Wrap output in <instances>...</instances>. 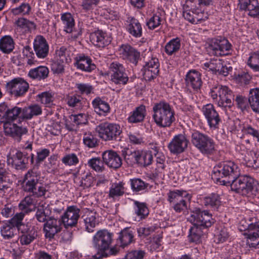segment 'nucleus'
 <instances>
[{
	"label": "nucleus",
	"instance_id": "nucleus-27",
	"mask_svg": "<svg viewBox=\"0 0 259 259\" xmlns=\"http://www.w3.org/2000/svg\"><path fill=\"white\" fill-rule=\"evenodd\" d=\"M146 116V106L140 105L129 113L127 120L130 123H139L144 120Z\"/></svg>",
	"mask_w": 259,
	"mask_h": 259
},
{
	"label": "nucleus",
	"instance_id": "nucleus-10",
	"mask_svg": "<svg viewBox=\"0 0 259 259\" xmlns=\"http://www.w3.org/2000/svg\"><path fill=\"white\" fill-rule=\"evenodd\" d=\"M189 220L192 224L203 229L210 227L214 223L212 214L208 211L198 207L191 211Z\"/></svg>",
	"mask_w": 259,
	"mask_h": 259
},
{
	"label": "nucleus",
	"instance_id": "nucleus-3",
	"mask_svg": "<svg viewBox=\"0 0 259 259\" xmlns=\"http://www.w3.org/2000/svg\"><path fill=\"white\" fill-rule=\"evenodd\" d=\"M42 113L41 107L37 104H33L21 108L18 106L11 107L6 114H3L5 122L13 123L18 119L19 123L22 121L31 119L33 116L40 115Z\"/></svg>",
	"mask_w": 259,
	"mask_h": 259
},
{
	"label": "nucleus",
	"instance_id": "nucleus-62",
	"mask_svg": "<svg viewBox=\"0 0 259 259\" xmlns=\"http://www.w3.org/2000/svg\"><path fill=\"white\" fill-rule=\"evenodd\" d=\"M238 228L240 231H245V233L257 231L259 229V221L248 223L245 220H242L240 221Z\"/></svg>",
	"mask_w": 259,
	"mask_h": 259
},
{
	"label": "nucleus",
	"instance_id": "nucleus-50",
	"mask_svg": "<svg viewBox=\"0 0 259 259\" xmlns=\"http://www.w3.org/2000/svg\"><path fill=\"white\" fill-rule=\"evenodd\" d=\"M16 26V30L17 32H20L22 29H25L30 31L32 29L36 28L35 24L24 18H19L15 22Z\"/></svg>",
	"mask_w": 259,
	"mask_h": 259
},
{
	"label": "nucleus",
	"instance_id": "nucleus-48",
	"mask_svg": "<svg viewBox=\"0 0 259 259\" xmlns=\"http://www.w3.org/2000/svg\"><path fill=\"white\" fill-rule=\"evenodd\" d=\"M181 46V39L179 37L172 38L166 44L165 52L168 56L175 54L179 51Z\"/></svg>",
	"mask_w": 259,
	"mask_h": 259
},
{
	"label": "nucleus",
	"instance_id": "nucleus-31",
	"mask_svg": "<svg viewBox=\"0 0 259 259\" xmlns=\"http://www.w3.org/2000/svg\"><path fill=\"white\" fill-rule=\"evenodd\" d=\"M37 201L32 195L25 196L19 203L18 208L25 214H28L35 210L37 206Z\"/></svg>",
	"mask_w": 259,
	"mask_h": 259
},
{
	"label": "nucleus",
	"instance_id": "nucleus-33",
	"mask_svg": "<svg viewBox=\"0 0 259 259\" xmlns=\"http://www.w3.org/2000/svg\"><path fill=\"white\" fill-rule=\"evenodd\" d=\"M126 30L127 32L135 38L142 36L143 30L141 23L139 20L132 17L127 19Z\"/></svg>",
	"mask_w": 259,
	"mask_h": 259
},
{
	"label": "nucleus",
	"instance_id": "nucleus-38",
	"mask_svg": "<svg viewBox=\"0 0 259 259\" xmlns=\"http://www.w3.org/2000/svg\"><path fill=\"white\" fill-rule=\"evenodd\" d=\"M4 164L0 163V194L4 195L10 188L11 181L10 174L4 167Z\"/></svg>",
	"mask_w": 259,
	"mask_h": 259
},
{
	"label": "nucleus",
	"instance_id": "nucleus-8",
	"mask_svg": "<svg viewBox=\"0 0 259 259\" xmlns=\"http://www.w3.org/2000/svg\"><path fill=\"white\" fill-rule=\"evenodd\" d=\"M191 141L202 154H211L215 150V143L213 140L207 135L198 131L192 134Z\"/></svg>",
	"mask_w": 259,
	"mask_h": 259
},
{
	"label": "nucleus",
	"instance_id": "nucleus-42",
	"mask_svg": "<svg viewBox=\"0 0 259 259\" xmlns=\"http://www.w3.org/2000/svg\"><path fill=\"white\" fill-rule=\"evenodd\" d=\"M167 201L170 204H173L184 199V198H188L191 199V195L186 191L182 190H175L174 191H170L167 193Z\"/></svg>",
	"mask_w": 259,
	"mask_h": 259
},
{
	"label": "nucleus",
	"instance_id": "nucleus-53",
	"mask_svg": "<svg viewBox=\"0 0 259 259\" xmlns=\"http://www.w3.org/2000/svg\"><path fill=\"white\" fill-rule=\"evenodd\" d=\"M259 229L257 231H253L249 233H244V235L247 236V244L251 249L259 248Z\"/></svg>",
	"mask_w": 259,
	"mask_h": 259
},
{
	"label": "nucleus",
	"instance_id": "nucleus-35",
	"mask_svg": "<svg viewBox=\"0 0 259 259\" xmlns=\"http://www.w3.org/2000/svg\"><path fill=\"white\" fill-rule=\"evenodd\" d=\"M96 214V212L87 209L82 216L85 229L88 232H93L94 229L98 224Z\"/></svg>",
	"mask_w": 259,
	"mask_h": 259
},
{
	"label": "nucleus",
	"instance_id": "nucleus-34",
	"mask_svg": "<svg viewBox=\"0 0 259 259\" xmlns=\"http://www.w3.org/2000/svg\"><path fill=\"white\" fill-rule=\"evenodd\" d=\"M140 150H133L124 148L121 150V154L126 163L129 166L138 165Z\"/></svg>",
	"mask_w": 259,
	"mask_h": 259
},
{
	"label": "nucleus",
	"instance_id": "nucleus-39",
	"mask_svg": "<svg viewBox=\"0 0 259 259\" xmlns=\"http://www.w3.org/2000/svg\"><path fill=\"white\" fill-rule=\"evenodd\" d=\"M244 3V6L242 5V3L238 5L240 10L248 11V14L253 17L259 15V4L257 0H246Z\"/></svg>",
	"mask_w": 259,
	"mask_h": 259
},
{
	"label": "nucleus",
	"instance_id": "nucleus-22",
	"mask_svg": "<svg viewBox=\"0 0 259 259\" xmlns=\"http://www.w3.org/2000/svg\"><path fill=\"white\" fill-rule=\"evenodd\" d=\"M203 68L225 76L228 75L229 71V69L224 64V62L221 59H211L203 64Z\"/></svg>",
	"mask_w": 259,
	"mask_h": 259
},
{
	"label": "nucleus",
	"instance_id": "nucleus-18",
	"mask_svg": "<svg viewBox=\"0 0 259 259\" xmlns=\"http://www.w3.org/2000/svg\"><path fill=\"white\" fill-rule=\"evenodd\" d=\"M33 50L38 58L44 59L48 56L49 46L42 35H37L35 36L33 41Z\"/></svg>",
	"mask_w": 259,
	"mask_h": 259
},
{
	"label": "nucleus",
	"instance_id": "nucleus-1",
	"mask_svg": "<svg viewBox=\"0 0 259 259\" xmlns=\"http://www.w3.org/2000/svg\"><path fill=\"white\" fill-rule=\"evenodd\" d=\"M152 110V118L159 127H169L175 121V113L172 107L164 101L154 103Z\"/></svg>",
	"mask_w": 259,
	"mask_h": 259
},
{
	"label": "nucleus",
	"instance_id": "nucleus-61",
	"mask_svg": "<svg viewBox=\"0 0 259 259\" xmlns=\"http://www.w3.org/2000/svg\"><path fill=\"white\" fill-rule=\"evenodd\" d=\"M55 58L68 63L71 60L69 51L64 46L57 48L55 51Z\"/></svg>",
	"mask_w": 259,
	"mask_h": 259
},
{
	"label": "nucleus",
	"instance_id": "nucleus-17",
	"mask_svg": "<svg viewBox=\"0 0 259 259\" xmlns=\"http://www.w3.org/2000/svg\"><path fill=\"white\" fill-rule=\"evenodd\" d=\"M62 224L60 219L50 217L44 226L45 237L50 240L53 239L56 234L61 231Z\"/></svg>",
	"mask_w": 259,
	"mask_h": 259
},
{
	"label": "nucleus",
	"instance_id": "nucleus-15",
	"mask_svg": "<svg viewBox=\"0 0 259 259\" xmlns=\"http://www.w3.org/2000/svg\"><path fill=\"white\" fill-rule=\"evenodd\" d=\"M80 209L77 206H68L61 217V221L65 228L75 226L79 218Z\"/></svg>",
	"mask_w": 259,
	"mask_h": 259
},
{
	"label": "nucleus",
	"instance_id": "nucleus-13",
	"mask_svg": "<svg viewBox=\"0 0 259 259\" xmlns=\"http://www.w3.org/2000/svg\"><path fill=\"white\" fill-rule=\"evenodd\" d=\"M111 71L110 80L118 85H124L127 84L129 78L123 65L117 62H112L110 65Z\"/></svg>",
	"mask_w": 259,
	"mask_h": 259
},
{
	"label": "nucleus",
	"instance_id": "nucleus-12",
	"mask_svg": "<svg viewBox=\"0 0 259 259\" xmlns=\"http://www.w3.org/2000/svg\"><path fill=\"white\" fill-rule=\"evenodd\" d=\"M29 88V83L21 77L14 78L6 84L7 92L16 98L24 96Z\"/></svg>",
	"mask_w": 259,
	"mask_h": 259
},
{
	"label": "nucleus",
	"instance_id": "nucleus-29",
	"mask_svg": "<svg viewBox=\"0 0 259 259\" xmlns=\"http://www.w3.org/2000/svg\"><path fill=\"white\" fill-rule=\"evenodd\" d=\"M186 81L188 87L197 91L202 85L201 74L195 70H190L186 75Z\"/></svg>",
	"mask_w": 259,
	"mask_h": 259
},
{
	"label": "nucleus",
	"instance_id": "nucleus-51",
	"mask_svg": "<svg viewBox=\"0 0 259 259\" xmlns=\"http://www.w3.org/2000/svg\"><path fill=\"white\" fill-rule=\"evenodd\" d=\"M134 210L137 216L141 220L145 219L149 211L146 203L134 201Z\"/></svg>",
	"mask_w": 259,
	"mask_h": 259
},
{
	"label": "nucleus",
	"instance_id": "nucleus-11",
	"mask_svg": "<svg viewBox=\"0 0 259 259\" xmlns=\"http://www.w3.org/2000/svg\"><path fill=\"white\" fill-rule=\"evenodd\" d=\"M113 234L107 230H100L97 231L93 238L94 248L100 253L108 250L113 241Z\"/></svg>",
	"mask_w": 259,
	"mask_h": 259
},
{
	"label": "nucleus",
	"instance_id": "nucleus-64",
	"mask_svg": "<svg viewBox=\"0 0 259 259\" xmlns=\"http://www.w3.org/2000/svg\"><path fill=\"white\" fill-rule=\"evenodd\" d=\"M247 64L253 71L259 72V51L251 54Z\"/></svg>",
	"mask_w": 259,
	"mask_h": 259
},
{
	"label": "nucleus",
	"instance_id": "nucleus-41",
	"mask_svg": "<svg viewBox=\"0 0 259 259\" xmlns=\"http://www.w3.org/2000/svg\"><path fill=\"white\" fill-rule=\"evenodd\" d=\"M125 183L121 181L111 184L108 193L109 198L117 199L124 195L126 191Z\"/></svg>",
	"mask_w": 259,
	"mask_h": 259
},
{
	"label": "nucleus",
	"instance_id": "nucleus-32",
	"mask_svg": "<svg viewBox=\"0 0 259 259\" xmlns=\"http://www.w3.org/2000/svg\"><path fill=\"white\" fill-rule=\"evenodd\" d=\"M134 237L133 231L129 228H124L119 233L116 243L121 247L124 248L134 241Z\"/></svg>",
	"mask_w": 259,
	"mask_h": 259
},
{
	"label": "nucleus",
	"instance_id": "nucleus-25",
	"mask_svg": "<svg viewBox=\"0 0 259 259\" xmlns=\"http://www.w3.org/2000/svg\"><path fill=\"white\" fill-rule=\"evenodd\" d=\"M74 66L83 71L91 72L96 68V65L92 59L87 56L81 54L75 58Z\"/></svg>",
	"mask_w": 259,
	"mask_h": 259
},
{
	"label": "nucleus",
	"instance_id": "nucleus-23",
	"mask_svg": "<svg viewBox=\"0 0 259 259\" xmlns=\"http://www.w3.org/2000/svg\"><path fill=\"white\" fill-rule=\"evenodd\" d=\"M4 132L7 135L21 139L23 135L27 134L28 129L24 125H19L15 123L4 122Z\"/></svg>",
	"mask_w": 259,
	"mask_h": 259
},
{
	"label": "nucleus",
	"instance_id": "nucleus-57",
	"mask_svg": "<svg viewBox=\"0 0 259 259\" xmlns=\"http://www.w3.org/2000/svg\"><path fill=\"white\" fill-rule=\"evenodd\" d=\"M159 12H157L147 20L146 25L149 29L153 30L161 25L163 20Z\"/></svg>",
	"mask_w": 259,
	"mask_h": 259
},
{
	"label": "nucleus",
	"instance_id": "nucleus-44",
	"mask_svg": "<svg viewBox=\"0 0 259 259\" xmlns=\"http://www.w3.org/2000/svg\"><path fill=\"white\" fill-rule=\"evenodd\" d=\"M61 20L63 25V30L66 33H70L74 28L75 21L73 16L70 13H64L61 15Z\"/></svg>",
	"mask_w": 259,
	"mask_h": 259
},
{
	"label": "nucleus",
	"instance_id": "nucleus-37",
	"mask_svg": "<svg viewBox=\"0 0 259 259\" xmlns=\"http://www.w3.org/2000/svg\"><path fill=\"white\" fill-rule=\"evenodd\" d=\"M49 72L48 67L40 65L31 69L28 73V76L32 79L40 81L48 77Z\"/></svg>",
	"mask_w": 259,
	"mask_h": 259
},
{
	"label": "nucleus",
	"instance_id": "nucleus-63",
	"mask_svg": "<svg viewBox=\"0 0 259 259\" xmlns=\"http://www.w3.org/2000/svg\"><path fill=\"white\" fill-rule=\"evenodd\" d=\"M131 189L134 192H139L145 190L148 184L140 179L136 178L130 180Z\"/></svg>",
	"mask_w": 259,
	"mask_h": 259
},
{
	"label": "nucleus",
	"instance_id": "nucleus-36",
	"mask_svg": "<svg viewBox=\"0 0 259 259\" xmlns=\"http://www.w3.org/2000/svg\"><path fill=\"white\" fill-rule=\"evenodd\" d=\"M92 104L94 111L100 116H105L110 111L109 104L99 97L92 101Z\"/></svg>",
	"mask_w": 259,
	"mask_h": 259
},
{
	"label": "nucleus",
	"instance_id": "nucleus-52",
	"mask_svg": "<svg viewBox=\"0 0 259 259\" xmlns=\"http://www.w3.org/2000/svg\"><path fill=\"white\" fill-rule=\"evenodd\" d=\"M138 166L146 167L151 165L153 161L152 152L148 150H140Z\"/></svg>",
	"mask_w": 259,
	"mask_h": 259
},
{
	"label": "nucleus",
	"instance_id": "nucleus-6",
	"mask_svg": "<svg viewBox=\"0 0 259 259\" xmlns=\"http://www.w3.org/2000/svg\"><path fill=\"white\" fill-rule=\"evenodd\" d=\"M257 182L252 177L243 175L232 180L230 185L233 191L247 197L255 196L258 191Z\"/></svg>",
	"mask_w": 259,
	"mask_h": 259
},
{
	"label": "nucleus",
	"instance_id": "nucleus-46",
	"mask_svg": "<svg viewBox=\"0 0 259 259\" xmlns=\"http://www.w3.org/2000/svg\"><path fill=\"white\" fill-rule=\"evenodd\" d=\"M203 203L205 206L210 207L215 210L221 204V198L218 194L212 193L203 198Z\"/></svg>",
	"mask_w": 259,
	"mask_h": 259
},
{
	"label": "nucleus",
	"instance_id": "nucleus-24",
	"mask_svg": "<svg viewBox=\"0 0 259 259\" xmlns=\"http://www.w3.org/2000/svg\"><path fill=\"white\" fill-rule=\"evenodd\" d=\"M104 162L109 167L117 169L122 165V159L116 152L107 150L102 153Z\"/></svg>",
	"mask_w": 259,
	"mask_h": 259
},
{
	"label": "nucleus",
	"instance_id": "nucleus-28",
	"mask_svg": "<svg viewBox=\"0 0 259 259\" xmlns=\"http://www.w3.org/2000/svg\"><path fill=\"white\" fill-rule=\"evenodd\" d=\"M65 205L62 201L56 200L51 201L46 206V211H48L50 217L59 219L64 212Z\"/></svg>",
	"mask_w": 259,
	"mask_h": 259
},
{
	"label": "nucleus",
	"instance_id": "nucleus-14",
	"mask_svg": "<svg viewBox=\"0 0 259 259\" xmlns=\"http://www.w3.org/2000/svg\"><path fill=\"white\" fill-rule=\"evenodd\" d=\"M201 111L209 128L212 130L218 128L221 118L213 105L207 104L202 107Z\"/></svg>",
	"mask_w": 259,
	"mask_h": 259
},
{
	"label": "nucleus",
	"instance_id": "nucleus-49",
	"mask_svg": "<svg viewBox=\"0 0 259 259\" xmlns=\"http://www.w3.org/2000/svg\"><path fill=\"white\" fill-rule=\"evenodd\" d=\"M243 136H250L259 142V130L255 126L248 123H243L240 125Z\"/></svg>",
	"mask_w": 259,
	"mask_h": 259
},
{
	"label": "nucleus",
	"instance_id": "nucleus-9",
	"mask_svg": "<svg viewBox=\"0 0 259 259\" xmlns=\"http://www.w3.org/2000/svg\"><path fill=\"white\" fill-rule=\"evenodd\" d=\"M96 130L99 137L105 141H116L122 133L119 124L108 122L100 123Z\"/></svg>",
	"mask_w": 259,
	"mask_h": 259
},
{
	"label": "nucleus",
	"instance_id": "nucleus-26",
	"mask_svg": "<svg viewBox=\"0 0 259 259\" xmlns=\"http://www.w3.org/2000/svg\"><path fill=\"white\" fill-rule=\"evenodd\" d=\"M19 231L20 235L18 240L21 245H28L37 238V232L34 228L26 227Z\"/></svg>",
	"mask_w": 259,
	"mask_h": 259
},
{
	"label": "nucleus",
	"instance_id": "nucleus-60",
	"mask_svg": "<svg viewBox=\"0 0 259 259\" xmlns=\"http://www.w3.org/2000/svg\"><path fill=\"white\" fill-rule=\"evenodd\" d=\"M38 209L35 213V217L39 222H45L48 220L47 216L50 215L48 211H46V203L40 201L37 204Z\"/></svg>",
	"mask_w": 259,
	"mask_h": 259
},
{
	"label": "nucleus",
	"instance_id": "nucleus-56",
	"mask_svg": "<svg viewBox=\"0 0 259 259\" xmlns=\"http://www.w3.org/2000/svg\"><path fill=\"white\" fill-rule=\"evenodd\" d=\"M31 10V7L30 4L23 2L18 6L12 8L11 12L14 15L25 16L29 15Z\"/></svg>",
	"mask_w": 259,
	"mask_h": 259
},
{
	"label": "nucleus",
	"instance_id": "nucleus-30",
	"mask_svg": "<svg viewBox=\"0 0 259 259\" xmlns=\"http://www.w3.org/2000/svg\"><path fill=\"white\" fill-rule=\"evenodd\" d=\"M27 159L21 151H17L15 155L7 156V163L17 169H22L25 168Z\"/></svg>",
	"mask_w": 259,
	"mask_h": 259
},
{
	"label": "nucleus",
	"instance_id": "nucleus-7",
	"mask_svg": "<svg viewBox=\"0 0 259 259\" xmlns=\"http://www.w3.org/2000/svg\"><path fill=\"white\" fill-rule=\"evenodd\" d=\"M206 49L210 56L223 57L232 54V45L225 37L217 36L207 39Z\"/></svg>",
	"mask_w": 259,
	"mask_h": 259
},
{
	"label": "nucleus",
	"instance_id": "nucleus-40",
	"mask_svg": "<svg viewBox=\"0 0 259 259\" xmlns=\"http://www.w3.org/2000/svg\"><path fill=\"white\" fill-rule=\"evenodd\" d=\"M230 236L228 229L224 225H219L214 232V242L217 244L224 243L229 240Z\"/></svg>",
	"mask_w": 259,
	"mask_h": 259
},
{
	"label": "nucleus",
	"instance_id": "nucleus-54",
	"mask_svg": "<svg viewBox=\"0 0 259 259\" xmlns=\"http://www.w3.org/2000/svg\"><path fill=\"white\" fill-rule=\"evenodd\" d=\"M17 229L8 222L1 227V235L4 239L9 240L16 234Z\"/></svg>",
	"mask_w": 259,
	"mask_h": 259
},
{
	"label": "nucleus",
	"instance_id": "nucleus-47",
	"mask_svg": "<svg viewBox=\"0 0 259 259\" xmlns=\"http://www.w3.org/2000/svg\"><path fill=\"white\" fill-rule=\"evenodd\" d=\"M15 43L11 36L5 35L0 39V50L4 53L9 54L13 51Z\"/></svg>",
	"mask_w": 259,
	"mask_h": 259
},
{
	"label": "nucleus",
	"instance_id": "nucleus-58",
	"mask_svg": "<svg viewBox=\"0 0 259 259\" xmlns=\"http://www.w3.org/2000/svg\"><path fill=\"white\" fill-rule=\"evenodd\" d=\"M66 63L55 58L51 61V70L54 74H63Z\"/></svg>",
	"mask_w": 259,
	"mask_h": 259
},
{
	"label": "nucleus",
	"instance_id": "nucleus-21",
	"mask_svg": "<svg viewBox=\"0 0 259 259\" xmlns=\"http://www.w3.org/2000/svg\"><path fill=\"white\" fill-rule=\"evenodd\" d=\"M91 42L97 48H103L108 46L111 41V37L105 32L97 30L90 35Z\"/></svg>",
	"mask_w": 259,
	"mask_h": 259
},
{
	"label": "nucleus",
	"instance_id": "nucleus-16",
	"mask_svg": "<svg viewBox=\"0 0 259 259\" xmlns=\"http://www.w3.org/2000/svg\"><path fill=\"white\" fill-rule=\"evenodd\" d=\"M119 51L121 57L123 60L135 66L137 65L140 59V53L137 50L128 44H124L120 47Z\"/></svg>",
	"mask_w": 259,
	"mask_h": 259
},
{
	"label": "nucleus",
	"instance_id": "nucleus-45",
	"mask_svg": "<svg viewBox=\"0 0 259 259\" xmlns=\"http://www.w3.org/2000/svg\"><path fill=\"white\" fill-rule=\"evenodd\" d=\"M248 102L252 110L254 112L259 113V88L250 90Z\"/></svg>",
	"mask_w": 259,
	"mask_h": 259
},
{
	"label": "nucleus",
	"instance_id": "nucleus-55",
	"mask_svg": "<svg viewBox=\"0 0 259 259\" xmlns=\"http://www.w3.org/2000/svg\"><path fill=\"white\" fill-rule=\"evenodd\" d=\"M25 214L24 212L22 211L16 213L8 222L20 231L25 228L23 223Z\"/></svg>",
	"mask_w": 259,
	"mask_h": 259
},
{
	"label": "nucleus",
	"instance_id": "nucleus-43",
	"mask_svg": "<svg viewBox=\"0 0 259 259\" xmlns=\"http://www.w3.org/2000/svg\"><path fill=\"white\" fill-rule=\"evenodd\" d=\"M203 229L198 227L194 224L189 229L188 236L189 241L191 243L198 244L201 241V237L203 236Z\"/></svg>",
	"mask_w": 259,
	"mask_h": 259
},
{
	"label": "nucleus",
	"instance_id": "nucleus-5",
	"mask_svg": "<svg viewBox=\"0 0 259 259\" xmlns=\"http://www.w3.org/2000/svg\"><path fill=\"white\" fill-rule=\"evenodd\" d=\"M209 95L225 114L229 115V111H231L233 106V103L232 102V99L234 96L232 91L227 86L217 85L210 89Z\"/></svg>",
	"mask_w": 259,
	"mask_h": 259
},
{
	"label": "nucleus",
	"instance_id": "nucleus-20",
	"mask_svg": "<svg viewBox=\"0 0 259 259\" xmlns=\"http://www.w3.org/2000/svg\"><path fill=\"white\" fill-rule=\"evenodd\" d=\"M159 61L156 58L146 62L142 69L144 78L150 81L155 78L159 73Z\"/></svg>",
	"mask_w": 259,
	"mask_h": 259
},
{
	"label": "nucleus",
	"instance_id": "nucleus-19",
	"mask_svg": "<svg viewBox=\"0 0 259 259\" xmlns=\"http://www.w3.org/2000/svg\"><path fill=\"white\" fill-rule=\"evenodd\" d=\"M188 141L186 137L182 134L175 136L168 145V148L173 154H180L183 152L187 148Z\"/></svg>",
	"mask_w": 259,
	"mask_h": 259
},
{
	"label": "nucleus",
	"instance_id": "nucleus-4",
	"mask_svg": "<svg viewBox=\"0 0 259 259\" xmlns=\"http://www.w3.org/2000/svg\"><path fill=\"white\" fill-rule=\"evenodd\" d=\"M213 175L218 181L222 185H230L232 180L240 175V169L237 164L232 161H226L214 167Z\"/></svg>",
	"mask_w": 259,
	"mask_h": 259
},
{
	"label": "nucleus",
	"instance_id": "nucleus-59",
	"mask_svg": "<svg viewBox=\"0 0 259 259\" xmlns=\"http://www.w3.org/2000/svg\"><path fill=\"white\" fill-rule=\"evenodd\" d=\"M82 140L84 145L89 148H93L98 145V139L90 132L83 134Z\"/></svg>",
	"mask_w": 259,
	"mask_h": 259
},
{
	"label": "nucleus",
	"instance_id": "nucleus-2",
	"mask_svg": "<svg viewBox=\"0 0 259 259\" xmlns=\"http://www.w3.org/2000/svg\"><path fill=\"white\" fill-rule=\"evenodd\" d=\"M39 176L33 170H29L25 175L23 189L27 193H32L34 198L46 199L49 197V190L46 184L39 182Z\"/></svg>",
	"mask_w": 259,
	"mask_h": 259
}]
</instances>
